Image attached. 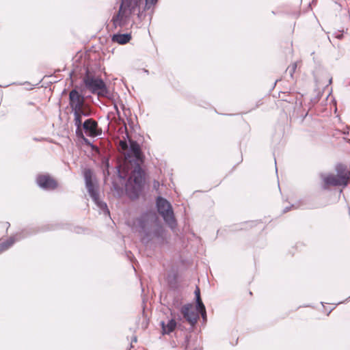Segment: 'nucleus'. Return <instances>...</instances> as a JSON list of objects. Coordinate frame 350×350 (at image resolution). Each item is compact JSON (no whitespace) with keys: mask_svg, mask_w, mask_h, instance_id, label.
<instances>
[{"mask_svg":"<svg viewBox=\"0 0 350 350\" xmlns=\"http://www.w3.org/2000/svg\"><path fill=\"white\" fill-rule=\"evenodd\" d=\"M137 221L138 232L143 234L141 238L143 244L148 245L153 237L161 242L164 241L165 230L155 213H144Z\"/></svg>","mask_w":350,"mask_h":350,"instance_id":"1","label":"nucleus"},{"mask_svg":"<svg viewBox=\"0 0 350 350\" xmlns=\"http://www.w3.org/2000/svg\"><path fill=\"white\" fill-rule=\"evenodd\" d=\"M144 162L139 144L134 140L129 141V152L125 154L124 161L116 166L119 178L124 180L128 176L131 168L142 169L141 164Z\"/></svg>","mask_w":350,"mask_h":350,"instance_id":"2","label":"nucleus"},{"mask_svg":"<svg viewBox=\"0 0 350 350\" xmlns=\"http://www.w3.org/2000/svg\"><path fill=\"white\" fill-rule=\"evenodd\" d=\"M145 183V174L143 169H133L131 176L125 185L126 195L131 200L137 199L142 192Z\"/></svg>","mask_w":350,"mask_h":350,"instance_id":"3","label":"nucleus"},{"mask_svg":"<svg viewBox=\"0 0 350 350\" xmlns=\"http://www.w3.org/2000/svg\"><path fill=\"white\" fill-rule=\"evenodd\" d=\"M84 88L92 94L98 97L109 98L110 92L105 81L100 77H96L90 74L88 68L85 70V75L82 80Z\"/></svg>","mask_w":350,"mask_h":350,"instance_id":"4","label":"nucleus"},{"mask_svg":"<svg viewBox=\"0 0 350 350\" xmlns=\"http://www.w3.org/2000/svg\"><path fill=\"white\" fill-rule=\"evenodd\" d=\"M156 207L165 223L174 230L177 226V221L171 204L165 198L159 196L156 200Z\"/></svg>","mask_w":350,"mask_h":350,"instance_id":"5","label":"nucleus"},{"mask_svg":"<svg viewBox=\"0 0 350 350\" xmlns=\"http://www.w3.org/2000/svg\"><path fill=\"white\" fill-rule=\"evenodd\" d=\"M69 105L72 109L73 113H76V116H78L77 111L83 107L85 104V97L82 93L75 88L69 92Z\"/></svg>","mask_w":350,"mask_h":350,"instance_id":"6","label":"nucleus"},{"mask_svg":"<svg viewBox=\"0 0 350 350\" xmlns=\"http://www.w3.org/2000/svg\"><path fill=\"white\" fill-rule=\"evenodd\" d=\"M37 185L45 191H53L57 188L58 183L49 174H38L36 178Z\"/></svg>","mask_w":350,"mask_h":350,"instance_id":"7","label":"nucleus"},{"mask_svg":"<svg viewBox=\"0 0 350 350\" xmlns=\"http://www.w3.org/2000/svg\"><path fill=\"white\" fill-rule=\"evenodd\" d=\"M132 13L133 12L123 8V6H120L118 13L113 15L111 19L114 27L126 26Z\"/></svg>","mask_w":350,"mask_h":350,"instance_id":"8","label":"nucleus"},{"mask_svg":"<svg viewBox=\"0 0 350 350\" xmlns=\"http://www.w3.org/2000/svg\"><path fill=\"white\" fill-rule=\"evenodd\" d=\"M84 133L90 137L99 136L102 133V129L98 126V122L93 118H88L83 122Z\"/></svg>","mask_w":350,"mask_h":350,"instance_id":"9","label":"nucleus"},{"mask_svg":"<svg viewBox=\"0 0 350 350\" xmlns=\"http://www.w3.org/2000/svg\"><path fill=\"white\" fill-rule=\"evenodd\" d=\"M93 173L90 169H86L84 171V178L85 183V187L90 196L92 200H97V198L99 197V192L98 189L94 186L93 183Z\"/></svg>","mask_w":350,"mask_h":350,"instance_id":"10","label":"nucleus"},{"mask_svg":"<svg viewBox=\"0 0 350 350\" xmlns=\"http://www.w3.org/2000/svg\"><path fill=\"white\" fill-rule=\"evenodd\" d=\"M338 176H336L333 174H329L324 178V183L327 185L347 186L348 184L349 176L347 174H341L338 169Z\"/></svg>","mask_w":350,"mask_h":350,"instance_id":"11","label":"nucleus"},{"mask_svg":"<svg viewBox=\"0 0 350 350\" xmlns=\"http://www.w3.org/2000/svg\"><path fill=\"white\" fill-rule=\"evenodd\" d=\"M180 312L186 321L191 325H196L199 318V314L191 309L190 304L183 306L180 308Z\"/></svg>","mask_w":350,"mask_h":350,"instance_id":"12","label":"nucleus"},{"mask_svg":"<svg viewBox=\"0 0 350 350\" xmlns=\"http://www.w3.org/2000/svg\"><path fill=\"white\" fill-rule=\"evenodd\" d=\"M161 327V333L163 335L170 334L172 333L177 326V323L174 317L170 319L167 324L162 321L160 323Z\"/></svg>","mask_w":350,"mask_h":350,"instance_id":"13","label":"nucleus"},{"mask_svg":"<svg viewBox=\"0 0 350 350\" xmlns=\"http://www.w3.org/2000/svg\"><path fill=\"white\" fill-rule=\"evenodd\" d=\"M131 40V35L129 33H116L112 36L111 40L120 44H125Z\"/></svg>","mask_w":350,"mask_h":350,"instance_id":"14","label":"nucleus"},{"mask_svg":"<svg viewBox=\"0 0 350 350\" xmlns=\"http://www.w3.org/2000/svg\"><path fill=\"white\" fill-rule=\"evenodd\" d=\"M18 236V238H16L15 237H10L7 240L1 242L0 243V254L8 250L10 247L13 245L16 241L19 240L22 238L20 235Z\"/></svg>","mask_w":350,"mask_h":350,"instance_id":"15","label":"nucleus"},{"mask_svg":"<svg viewBox=\"0 0 350 350\" xmlns=\"http://www.w3.org/2000/svg\"><path fill=\"white\" fill-rule=\"evenodd\" d=\"M78 120H79L80 123H83L82 118L83 117H89L92 114L91 109L87 107H82L79 109L78 111ZM74 115V121H76L77 116H76V113H73Z\"/></svg>","mask_w":350,"mask_h":350,"instance_id":"16","label":"nucleus"},{"mask_svg":"<svg viewBox=\"0 0 350 350\" xmlns=\"http://www.w3.org/2000/svg\"><path fill=\"white\" fill-rule=\"evenodd\" d=\"M78 117L76 119V121H74V124L76 127V135L79 138H83L85 143L90 144L88 139L85 138L83 135V123H80L79 120H78Z\"/></svg>","mask_w":350,"mask_h":350,"instance_id":"17","label":"nucleus"},{"mask_svg":"<svg viewBox=\"0 0 350 350\" xmlns=\"http://www.w3.org/2000/svg\"><path fill=\"white\" fill-rule=\"evenodd\" d=\"M93 201L96 204L97 207L99 208L100 212H102L105 215H110V212L107 207V204L105 202L100 200L99 197L97 198V200H93Z\"/></svg>","mask_w":350,"mask_h":350,"instance_id":"18","label":"nucleus"},{"mask_svg":"<svg viewBox=\"0 0 350 350\" xmlns=\"http://www.w3.org/2000/svg\"><path fill=\"white\" fill-rule=\"evenodd\" d=\"M135 6L136 8L139 7L142 0H133ZM158 2V0H145L144 10H149L152 6L155 5Z\"/></svg>","mask_w":350,"mask_h":350,"instance_id":"19","label":"nucleus"},{"mask_svg":"<svg viewBox=\"0 0 350 350\" xmlns=\"http://www.w3.org/2000/svg\"><path fill=\"white\" fill-rule=\"evenodd\" d=\"M120 6H123V8L129 10L133 12H134L137 8L136 6H135L133 0H122V3Z\"/></svg>","mask_w":350,"mask_h":350,"instance_id":"20","label":"nucleus"},{"mask_svg":"<svg viewBox=\"0 0 350 350\" xmlns=\"http://www.w3.org/2000/svg\"><path fill=\"white\" fill-rule=\"evenodd\" d=\"M297 63L294 62L290 65L286 70V72L288 73L291 79L293 78V75L297 69Z\"/></svg>","mask_w":350,"mask_h":350,"instance_id":"21","label":"nucleus"},{"mask_svg":"<svg viewBox=\"0 0 350 350\" xmlns=\"http://www.w3.org/2000/svg\"><path fill=\"white\" fill-rule=\"evenodd\" d=\"M196 308L197 313L206 310L204 304H203L202 299L196 300Z\"/></svg>","mask_w":350,"mask_h":350,"instance_id":"22","label":"nucleus"},{"mask_svg":"<svg viewBox=\"0 0 350 350\" xmlns=\"http://www.w3.org/2000/svg\"><path fill=\"white\" fill-rule=\"evenodd\" d=\"M180 304H181V302H180V299L179 297H178V296L175 297L173 299V303H172L173 306L176 308H178L179 306H180Z\"/></svg>","mask_w":350,"mask_h":350,"instance_id":"23","label":"nucleus"},{"mask_svg":"<svg viewBox=\"0 0 350 350\" xmlns=\"http://www.w3.org/2000/svg\"><path fill=\"white\" fill-rule=\"evenodd\" d=\"M167 281L170 285H172V284L174 282V284L176 282V275L173 274L172 275H169L167 277Z\"/></svg>","mask_w":350,"mask_h":350,"instance_id":"24","label":"nucleus"},{"mask_svg":"<svg viewBox=\"0 0 350 350\" xmlns=\"http://www.w3.org/2000/svg\"><path fill=\"white\" fill-rule=\"evenodd\" d=\"M194 294H195V298H196V299H201V297H200V288L198 286H196V290L194 291Z\"/></svg>","mask_w":350,"mask_h":350,"instance_id":"25","label":"nucleus"},{"mask_svg":"<svg viewBox=\"0 0 350 350\" xmlns=\"http://www.w3.org/2000/svg\"><path fill=\"white\" fill-rule=\"evenodd\" d=\"M198 313L201 314L202 318L204 321H206V310L200 312Z\"/></svg>","mask_w":350,"mask_h":350,"instance_id":"26","label":"nucleus"},{"mask_svg":"<svg viewBox=\"0 0 350 350\" xmlns=\"http://www.w3.org/2000/svg\"><path fill=\"white\" fill-rule=\"evenodd\" d=\"M185 350H189V340H188V336H187L185 337Z\"/></svg>","mask_w":350,"mask_h":350,"instance_id":"27","label":"nucleus"},{"mask_svg":"<svg viewBox=\"0 0 350 350\" xmlns=\"http://www.w3.org/2000/svg\"><path fill=\"white\" fill-rule=\"evenodd\" d=\"M292 207H294L293 205L291 206H286L284 208L283 210V213H287L288 211H289Z\"/></svg>","mask_w":350,"mask_h":350,"instance_id":"28","label":"nucleus"},{"mask_svg":"<svg viewBox=\"0 0 350 350\" xmlns=\"http://www.w3.org/2000/svg\"><path fill=\"white\" fill-rule=\"evenodd\" d=\"M113 187L116 191H118L120 189V187L116 183H113Z\"/></svg>","mask_w":350,"mask_h":350,"instance_id":"29","label":"nucleus"},{"mask_svg":"<svg viewBox=\"0 0 350 350\" xmlns=\"http://www.w3.org/2000/svg\"><path fill=\"white\" fill-rule=\"evenodd\" d=\"M342 37H343L342 33H338V34H337V35L336 36V38H338V39H340H340H342Z\"/></svg>","mask_w":350,"mask_h":350,"instance_id":"30","label":"nucleus"},{"mask_svg":"<svg viewBox=\"0 0 350 350\" xmlns=\"http://www.w3.org/2000/svg\"><path fill=\"white\" fill-rule=\"evenodd\" d=\"M27 105H33L34 103L33 102L30 101V102L27 103Z\"/></svg>","mask_w":350,"mask_h":350,"instance_id":"31","label":"nucleus"},{"mask_svg":"<svg viewBox=\"0 0 350 350\" xmlns=\"http://www.w3.org/2000/svg\"><path fill=\"white\" fill-rule=\"evenodd\" d=\"M248 224H249V222H245V223H244V224H242L241 225H244V226H245V225H247Z\"/></svg>","mask_w":350,"mask_h":350,"instance_id":"32","label":"nucleus"},{"mask_svg":"<svg viewBox=\"0 0 350 350\" xmlns=\"http://www.w3.org/2000/svg\"><path fill=\"white\" fill-rule=\"evenodd\" d=\"M133 341L136 342V341H137V338H136V337H135V338L133 339Z\"/></svg>","mask_w":350,"mask_h":350,"instance_id":"33","label":"nucleus"},{"mask_svg":"<svg viewBox=\"0 0 350 350\" xmlns=\"http://www.w3.org/2000/svg\"><path fill=\"white\" fill-rule=\"evenodd\" d=\"M332 78H331V79H329V83H332Z\"/></svg>","mask_w":350,"mask_h":350,"instance_id":"34","label":"nucleus"},{"mask_svg":"<svg viewBox=\"0 0 350 350\" xmlns=\"http://www.w3.org/2000/svg\"><path fill=\"white\" fill-rule=\"evenodd\" d=\"M114 107L116 108V110H118V107L116 105H114Z\"/></svg>","mask_w":350,"mask_h":350,"instance_id":"35","label":"nucleus"},{"mask_svg":"<svg viewBox=\"0 0 350 350\" xmlns=\"http://www.w3.org/2000/svg\"><path fill=\"white\" fill-rule=\"evenodd\" d=\"M350 299V297L347 299Z\"/></svg>","mask_w":350,"mask_h":350,"instance_id":"36","label":"nucleus"}]
</instances>
